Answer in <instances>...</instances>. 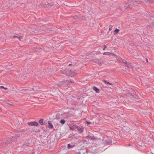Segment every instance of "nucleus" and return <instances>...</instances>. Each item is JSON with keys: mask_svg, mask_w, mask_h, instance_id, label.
Returning <instances> with one entry per match:
<instances>
[{"mask_svg": "<svg viewBox=\"0 0 154 154\" xmlns=\"http://www.w3.org/2000/svg\"><path fill=\"white\" fill-rule=\"evenodd\" d=\"M61 72L67 76H72L75 74L74 71L73 70H65L61 71Z\"/></svg>", "mask_w": 154, "mask_h": 154, "instance_id": "1", "label": "nucleus"}, {"mask_svg": "<svg viewBox=\"0 0 154 154\" xmlns=\"http://www.w3.org/2000/svg\"><path fill=\"white\" fill-rule=\"evenodd\" d=\"M28 125L30 126H37L38 124L36 122H28Z\"/></svg>", "mask_w": 154, "mask_h": 154, "instance_id": "2", "label": "nucleus"}, {"mask_svg": "<svg viewBox=\"0 0 154 154\" xmlns=\"http://www.w3.org/2000/svg\"><path fill=\"white\" fill-rule=\"evenodd\" d=\"M79 154H87V150L85 149H80L79 150Z\"/></svg>", "mask_w": 154, "mask_h": 154, "instance_id": "3", "label": "nucleus"}, {"mask_svg": "<svg viewBox=\"0 0 154 154\" xmlns=\"http://www.w3.org/2000/svg\"><path fill=\"white\" fill-rule=\"evenodd\" d=\"M11 142V140L9 139H7L6 140H4L2 143L4 145H6Z\"/></svg>", "mask_w": 154, "mask_h": 154, "instance_id": "4", "label": "nucleus"}, {"mask_svg": "<svg viewBox=\"0 0 154 154\" xmlns=\"http://www.w3.org/2000/svg\"><path fill=\"white\" fill-rule=\"evenodd\" d=\"M76 128H77L79 132L80 133L82 132L83 131L84 129L83 127H80L78 126L77 125V126H76Z\"/></svg>", "mask_w": 154, "mask_h": 154, "instance_id": "5", "label": "nucleus"}, {"mask_svg": "<svg viewBox=\"0 0 154 154\" xmlns=\"http://www.w3.org/2000/svg\"><path fill=\"white\" fill-rule=\"evenodd\" d=\"M94 62L97 63L99 65H101L103 63V62L101 60H98L94 61Z\"/></svg>", "mask_w": 154, "mask_h": 154, "instance_id": "6", "label": "nucleus"}, {"mask_svg": "<svg viewBox=\"0 0 154 154\" xmlns=\"http://www.w3.org/2000/svg\"><path fill=\"white\" fill-rule=\"evenodd\" d=\"M77 125L75 124H72V125L70 127L71 130H74L75 128H76Z\"/></svg>", "mask_w": 154, "mask_h": 154, "instance_id": "7", "label": "nucleus"}, {"mask_svg": "<svg viewBox=\"0 0 154 154\" xmlns=\"http://www.w3.org/2000/svg\"><path fill=\"white\" fill-rule=\"evenodd\" d=\"M70 82H72V81L70 80H67V81H63L62 83V84L64 85L65 84V85H67V84H68Z\"/></svg>", "mask_w": 154, "mask_h": 154, "instance_id": "8", "label": "nucleus"}, {"mask_svg": "<svg viewBox=\"0 0 154 154\" xmlns=\"http://www.w3.org/2000/svg\"><path fill=\"white\" fill-rule=\"evenodd\" d=\"M18 138L19 137L18 136L12 137V138H11V141H14L16 140H17V139H18Z\"/></svg>", "mask_w": 154, "mask_h": 154, "instance_id": "9", "label": "nucleus"}, {"mask_svg": "<svg viewBox=\"0 0 154 154\" xmlns=\"http://www.w3.org/2000/svg\"><path fill=\"white\" fill-rule=\"evenodd\" d=\"M75 146V145L74 144L71 145L70 144H69L67 145V148L68 149L72 148Z\"/></svg>", "mask_w": 154, "mask_h": 154, "instance_id": "10", "label": "nucleus"}, {"mask_svg": "<svg viewBox=\"0 0 154 154\" xmlns=\"http://www.w3.org/2000/svg\"><path fill=\"white\" fill-rule=\"evenodd\" d=\"M48 124L49 125V127L50 128H52L53 127V125L52 124L51 122L50 121H49L48 122Z\"/></svg>", "mask_w": 154, "mask_h": 154, "instance_id": "11", "label": "nucleus"}, {"mask_svg": "<svg viewBox=\"0 0 154 154\" xmlns=\"http://www.w3.org/2000/svg\"><path fill=\"white\" fill-rule=\"evenodd\" d=\"M93 90H94L97 93L99 92L100 91L99 89L95 87L93 88Z\"/></svg>", "mask_w": 154, "mask_h": 154, "instance_id": "12", "label": "nucleus"}, {"mask_svg": "<svg viewBox=\"0 0 154 154\" xmlns=\"http://www.w3.org/2000/svg\"><path fill=\"white\" fill-rule=\"evenodd\" d=\"M39 122L40 124L41 125H45V123H43V119H41L39 120Z\"/></svg>", "mask_w": 154, "mask_h": 154, "instance_id": "13", "label": "nucleus"}, {"mask_svg": "<svg viewBox=\"0 0 154 154\" xmlns=\"http://www.w3.org/2000/svg\"><path fill=\"white\" fill-rule=\"evenodd\" d=\"M60 122L62 124H63L65 123V121L64 119H62L60 121Z\"/></svg>", "mask_w": 154, "mask_h": 154, "instance_id": "14", "label": "nucleus"}, {"mask_svg": "<svg viewBox=\"0 0 154 154\" xmlns=\"http://www.w3.org/2000/svg\"><path fill=\"white\" fill-rule=\"evenodd\" d=\"M104 82L105 83H107L109 85H112V83L109 82H107L106 80H104Z\"/></svg>", "mask_w": 154, "mask_h": 154, "instance_id": "15", "label": "nucleus"}, {"mask_svg": "<svg viewBox=\"0 0 154 154\" xmlns=\"http://www.w3.org/2000/svg\"><path fill=\"white\" fill-rule=\"evenodd\" d=\"M125 65L128 67H130V66H131V64L128 62H127V64H126Z\"/></svg>", "mask_w": 154, "mask_h": 154, "instance_id": "16", "label": "nucleus"}, {"mask_svg": "<svg viewBox=\"0 0 154 154\" xmlns=\"http://www.w3.org/2000/svg\"><path fill=\"white\" fill-rule=\"evenodd\" d=\"M125 65L128 67H130V66H131V64L128 62H127V64H126Z\"/></svg>", "mask_w": 154, "mask_h": 154, "instance_id": "17", "label": "nucleus"}, {"mask_svg": "<svg viewBox=\"0 0 154 154\" xmlns=\"http://www.w3.org/2000/svg\"><path fill=\"white\" fill-rule=\"evenodd\" d=\"M111 53L110 52H104L103 53V55H110Z\"/></svg>", "mask_w": 154, "mask_h": 154, "instance_id": "18", "label": "nucleus"}, {"mask_svg": "<svg viewBox=\"0 0 154 154\" xmlns=\"http://www.w3.org/2000/svg\"><path fill=\"white\" fill-rule=\"evenodd\" d=\"M122 62L125 64H127V62L125 60L122 59Z\"/></svg>", "mask_w": 154, "mask_h": 154, "instance_id": "19", "label": "nucleus"}, {"mask_svg": "<svg viewBox=\"0 0 154 154\" xmlns=\"http://www.w3.org/2000/svg\"><path fill=\"white\" fill-rule=\"evenodd\" d=\"M87 154H93L92 152L90 151V150H87Z\"/></svg>", "mask_w": 154, "mask_h": 154, "instance_id": "20", "label": "nucleus"}, {"mask_svg": "<svg viewBox=\"0 0 154 154\" xmlns=\"http://www.w3.org/2000/svg\"><path fill=\"white\" fill-rule=\"evenodd\" d=\"M119 31V29H116L114 31V32L116 33V34Z\"/></svg>", "mask_w": 154, "mask_h": 154, "instance_id": "21", "label": "nucleus"}, {"mask_svg": "<svg viewBox=\"0 0 154 154\" xmlns=\"http://www.w3.org/2000/svg\"><path fill=\"white\" fill-rule=\"evenodd\" d=\"M112 25H110L109 26V31H111L112 29Z\"/></svg>", "mask_w": 154, "mask_h": 154, "instance_id": "22", "label": "nucleus"}, {"mask_svg": "<svg viewBox=\"0 0 154 154\" xmlns=\"http://www.w3.org/2000/svg\"><path fill=\"white\" fill-rule=\"evenodd\" d=\"M86 122L88 125H89L91 124V122H90L86 121Z\"/></svg>", "mask_w": 154, "mask_h": 154, "instance_id": "23", "label": "nucleus"}, {"mask_svg": "<svg viewBox=\"0 0 154 154\" xmlns=\"http://www.w3.org/2000/svg\"><path fill=\"white\" fill-rule=\"evenodd\" d=\"M85 18V17L83 16H82L81 17V19L83 20Z\"/></svg>", "mask_w": 154, "mask_h": 154, "instance_id": "24", "label": "nucleus"}, {"mask_svg": "<svg viewBox=\"0 0 154 154\" xmlns=\"http://www.w3.org/2000/svg\"><path fill=\"white\" fill-rule=\"evenodd\" d=\"M13 37L14 38L17 37V38H19V37H18V36H13Z\"/></svg>", "mask_w": 154, "mask_h": 154, "instance_id": "25", "label": "nucleus"}, {"mask_svg": "<svg viewBox=\"0 0 154 154\" xmlns=\"http://www.w3.org/2000/svg\"><path fill=\"white\" fill-rule=\"evenodd\" d=\"M0 88H4V87L3 86H0Z\"/></svg>", "mask_w": 154, "mask_h": 154, "instance_id": "26", "label": "nucleus"}, {"mask_svg": "<svg viewBox=\"0 0 154 154\" xmlns=\"http://www.w3.org/2000/svg\"><path fill=\"white\" fill-rule=\"evenodd\" d=\"M104 48L103 49V50H105V48H106V47L105 45L104 46Z\"/></svg>", "mask_w": 154, "mask_h": 154, "instance_id": "27", "label": "nucleus"}, {"mask_svg": "<svg viewBox=\"0 0 154 154\" xmlns=\"http://www.w3.org/2000/svg\"><path fill=\"white\" fill-rule=\"evenodd\" d=\"M133 4H136L137 3L136 2H133Z\"/></svg>", "mask_w": 154, "mask_h": 154, "instance_id": "28", "label": "nucleus"}, {"mask_svg": "<svg viewBox=\"0 0 154 154\" xmlns=\"http://www.w3.org/2000/svg\"><path fill=\"white\" fill-rule=\"evenodd\" d=\"M4 89L5 90H7L8 89V88H5V87H4Z\"/></svg>", "mask_w": 154, "mask_h": 154, "instance_id": "29", "label": "nucleus"}, {"mask_svg": "<svg viewBox=\"0 0 154 154\" xmlns=\"http://www.w3.org/2000/svg\"><path fill=\"white\" fill-rule=\"evenodd\" d=\"M146 62H148V59H146Z\"/></svg>", "mask_w": 154, "mask_h": 154, "instance_id": "30", "label": "nucleus"}, {"mask_svg": "<svg viewBox=\"0 0 154 154\" xmlns=\"http://www.w3.org/2000/svg\"><path fill=\"white\" fill-rule=\"evenodd\" d=\"M22 38V37H20V38Z\"/></svg>", "mask_w": 154, "mask_h": 154, "instance_id": "31", "label": "nucleus"}, {"mask_svg": "<svg viewBox=\"0 0 154 154\" xmlns=\"http://www.w3.org/2000/svg\"><path fill=\"white\" fill-rule=\"evenodd\" d=\"M32 89L34 91V88H32Z\"/></svg>", "mask_w": 154, "mask_h": 154, "instance_id": "32", "label": "nucleus"}, {"mask_svg": "<svg viewBox=\"0 0 154 154\" xmlns=\"http://www.w3.org/2000/svg\"><path fill=\"white\" fill-rule=\"evenodd\" d=\"M152 26H154V25H152Z\"/></svg>", "mask_w": 154, "mask_h": 154, "instance_id": "33", "label": "nucleus"}, {"mask_svg": "<svg viewBox=\"0 0 154 154\" xmlns=\"http://www.w3.org/2000/svg\"><path fill=\"white\" fill-rule=\"evenodd\" d=\"M69 66H71V64H69Z\"/></svg>", "mask_w": 154, "mask_h": 154, "instance_id": "34", "label": "nucleus"}]
</instances>
